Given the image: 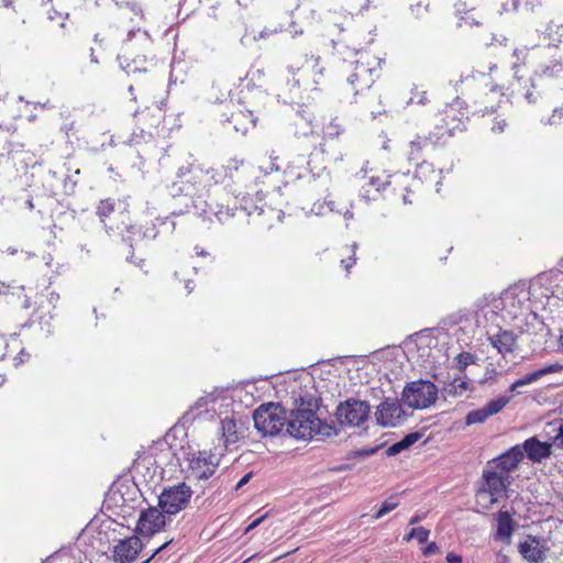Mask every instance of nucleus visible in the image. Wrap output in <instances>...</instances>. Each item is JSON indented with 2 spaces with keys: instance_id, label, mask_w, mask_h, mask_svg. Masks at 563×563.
<instances>
[{
  "instance_id": "nucleus-1",
  "label": "nucleus",
  "mask_w": 563,
  "mask_h": 563,
  "mask_svg": "<svg viewBox=\"0 0 563 563\" xmlns=\"http://www.w3.org/2000/svg\"><path fill=\"white\" fill-rule=\"evenodd\" d=\"M308 407L301 398L300 405L292 409L288 415V423L286 428L287 435L300 440H309L313 438L324 439L336 435L338 430L334 424L322 421L309 401Z\"/></svg>"
},
{
  "instance_id": "nucleus-2",
  "label": "nucleus",
  "mask_w": 563,
  "mask_h": 563,
  "mask_svg": "<svg viewBox=\"0 0 563 563\" xmlns=\"http://www.w3.org/2000/svg\"><path fill=\"white\" fill-rule=\"evenodd\" d=\"M442 121L444 122V125H437L435 131L430 132L428 136L417 135L408 144L407 156L410 162H416L418 174H423L426 170L431 169V165L427 162L422 161L419 163V161L422 159L424 153L433 151L442 140L452 136L454 130L459 129L461 124L460 120L453 124L454 118H451L448 113H445V117L442 118Z\"/></svg>"
},
{
  "instance_id": "nucleus-3",
  "label": "nucleus",
  "mask_w": 563,
  "mask_h": 563,
  "mask_svg": "<svg viewBox=\"0 0 563 563\" xmlns=\"http://www.w3.org/2000/svg\"><path fill=\"white\" fill-rule=\"evenodd\" d=\"M351 53L358 55V58L353 63V69L346 79V88L352 92L353 97L368 90L375 79L379 77V63L367 53H361L354 44Z\"/></svg>"
},
{
  "instance_id": "nucleus-4",
  "label": "nucleus",
  "mask_w": 563,
  "mask_h": 563,
  "mask_svg": "<svg viewBox=\"0 0 563 563\" xmlns=\"http://www.w3.org/2000/svg\"><path fill=\"white\" fill-rule=\"evenodd\" d=\"M254 427L263 437L287 434L288 415L280 404L261 405L253 413Z\"/></svg>"
},
{
  "instance_id": "nucleus-5",
  "label": "nucleus",
  "mask_w": 563,
  "mask_h": 563,
  "mask_svg": "<svg viewBox=\"0 0 563 563\" xmlns=\"http://www.w3.org/2000/svg\"><path fill=\"white\" fill-rule=\"evenodd\" d=\"M439 389L428 379H417L405 385L401 401L411 409H427L435 404Z\"/></svg>"
},
{
  "instance_id": "nucleus-6",
  "label": "nucleus",
  "mask_w": 563,
  "mask_h": 563,
  "mask_svg": "<svg viewBox=\"0 0 563 563\" xmlns=\"http://www.w3.org/2000/svg\"><path fill=\"white\" fill-rule=\"evenodd\" d=\"M164 102L155 107H147L142 111L135 110L134 118L137 124H140V134L133 132L130 139V144L139 145L141 141H152L157 133V129L165 120V109L163 108Z\"/></svg>"
},
{
  "instance_id": "nucleus-7",
  "label": "nucleus",
  "mask_w": 563,
  "mask_h": 563,
  "mask_svg": "<svg viewBox=\"0 0 563 563\" xmlns=\"http://www.w3.org/2000/svg\"><path fill=\"white\" fill-rule=\"evenodd\" d=\"M371 406L365 400L349 398L338 405L335 418L341 427H361L369 417Z\"/></svg>"
},
{
  "instance_id": "nucleus-8",
  "label": "nucleus",
  "mask_w": 563,
  "mask_h": 563,
  "mask_svg": "<svg viewBox=\"0 0 563 563\" xmlns=\"http://www.w3.org/2000/svg\"><path fill=\"white\" fill-rule=\"evenodd\" d=\"M223 455L222 449H214V451H199L188 456V477L195 479H208L211 477Z\"/></svg>"
},
{
  "instance_id": "nucleus-9",
  "label": "nucleus",
  "mask_w": 563,
  "mask_h": 563,
  "mask_svg": "<svg viewBox=\"0 0 563 563\" xmlns=\"http://www.w3.org/2000/svg\"><path fill=\"white\" fill-rule=\"evenodd\" d=\"M192 490L185 483L168 486L158 496V507L165 515H176L187 507Z\"/></svg>"
},
{
  "instance_id": "nucleus-10",
  "label": "nucleus",
  "mask_w": 563,
  "mask_h": 563,
  "mask_svg": "<svg viewBox=\"0 0 563 563\" xmlns=\"http://www.w3.org/2000/svg\"><path fill=\"white\" fill-rule=\"evenodd\" d=\"M482 477L485 482L483 492L490 495L492 504L497 503L499 497L506 493L507 488L512 483L510 474L498 472L496 467L493 468L492 465H486L483 470Z\"/></svg>"
},
{
  "instance_id": "nucleus-11",
  "label": "nucleus",
  "mask_w": 563,
  "mask_h": 563,
  "mask_svg": "<svg viewBox=\"0 0 563 563\" xmlns=\"http://www.w3.org/2000/svg\"><path fill=\"white\" fill-rule=\"evenodd\" d=\"M375 417L382 427H396L405 419L406 412L398 399L386 398L377 407Z\"/></svg>"
},
{
  "instance_id": "nucleus-12",
  "label": "nucleus",
  "mask_w": 563,
  "mask_h": 563,
  "mask_svg": "<svg viewBox=\"0 0 563 563\" xmlns=\"http://www.w3.org/2000/svg\"><path fill=\"white\" fill-rule=\"evenodd\" d=\"M143 550V543L137 536L120 539L113 547L114 563H133Z\"/></svg>"
},
{
  "instance_id": "nucleus-13",
  "label": "nucleus",
  "mask_w": 563,
  "mask_h": 563,
  "mask_svg": "<svg viewBox=\"0 0 563 563\" xmlns=\"http://www.w3.org/2000/svg\"><path fill=\"white\" fill-rule=\"evenodd\" d=\"M165 514L162 509L151 507L143 510L136 525V532L143 537H151L165 526Z\"/></svg>"
},
{
  "instance_id": "nucleus-14",
  "label": "nucleus",
  "mask_w": 563,
  "mask_h": 563,
  "mask_svg": "<svg viewBox=\"0 0 563 563\" xmlns=\"http://www.w3.org/2000/svg\"><path fill=\"white\" fill-rule=\"evenodd\" d=\"M519 553L530 563H542L547 558L548 547L542 544L540 538L528 536L527 539L519 543Z\"/></svg>"
},
{
  "instance_id": "nucleus-15",
  "label": "nucleus",
  "mask_w": 563,
  "mask_h": 563,
  "mask_svg": "<svg viewBox=\"0 0 563 563\" xmlns=\"http://www.w3.org/2000/svg\"><path fill=\"white\" fill-rule=\"evenodd\" d=\"M523 460V451L520 445H515L510 448L505 453L500 454L498 457L493 459L487 463V465H492L493 468L496 467L498 472H505L510 474L515 471L519 463Z\"/></svg>"
},
{
  "instance_id": "nucleus-16",
  "label": "nucleus",
  "mask_w": 563,
  "mask_h": 563,
  "mask_svg": "<svg viewBox=\"0 0 563 563\" xmlns=\"http://www.w3.org/2000/svg\"><path fill=\"white\" fill-rule=\"evenodd\" d=\"M522 301L518 298L515 289L505 290L498 298L493 300V308L504 313V317L517 318L521 311Z\"/></svg>"
},
{
  "instance_id": "nucleus-17",
  "label": "nucleus",
  "mask_w": 563,
  "mask_h": 563,
  "mask_svg": "<svg viewBox=\"0 0 563 563\" xmlns=\"http://www.w3.org/2000/svg\"><path fill=\"white\" fill-rule=\"evenodd\" d=\"M118 60L120 63L121 68L128 75H134L142 71H147L148 60L145 55H136L132 56L131 45L129 43L125 44L123 53L118 55Z\"/></svg>"
},
{
  "instance_id": "nucleus-18",
  "label": "nucleus",
  "mask_w": 563,
  "mask_h": 563,
  "mask_svg": "<svg viewBox=\"0 0 563 563\" xmlns=\"http://www.w3.org/2000/svg\"><path fill=\"white\" fill-rule=\"evenodd\" d=\"M523 455L533 463H540L552 454V444L549 442H541L538 438L531 437L527 439L521 445Z\"/></svg>"
},
{
  "instance_id": "nucleus-19",
  "label": "nucleus",
  "mask_w": 563,
  "mask_h": 563,
  "mask_svg": "<svg viewBox=\"0 0 563 563\" xmlns=\"http://www.w3.org/2000/svg\"><path fill=\"white\" fill-rule=\"evenodd\" d=\"M549 55V49H541L537 45L531 47L522 46L514 49L512 56L516 60L512 64V69L515 70V75L518 74V68L521 65H526L528 63H533L537 65L539 60L547 57Z\"/></svg>"
},
{
  "instance_id": "nucleus-20",
  "label": "nucleus",
  "mask_w": 563,
  "mask_h": 563,
  "mask_svg": "<svg viewBox=\"0 0 563 563\" xmlns=\"http://www.w3.org/2000/svg\"><path fill=\"white\" fill-rule=\"evenodd\" d=\"M126 235H123L122 240L129 243L131 249L137 246L144 240L156 239L158 231L155 224H146L144 227L130 225L126 228Z\"/></svg>"
},
{
  "instance_id": "nucleus-21",
  "label": "nucleus",
  "mask_w": 563,
  "mask_h": 563,
  "mask_svg": "<svg viewBox=\"0 0 563 563\" xmlns=\"http://www.w3.org/2000/svg\"><path fill=\"white\" fill-rule=\"evenodd\" d=\"M517 334L510 330L499 329L496 333L488 334L489 343L497 349L498 353L506 355L512 353L517 347Z\"/></svg>"
},
{
  "instance_id": "nucleus-22",
  "label": "nucleus",
  "mask_w": 563,
  "mask_h": 563,
  "mask_svg": "<svg viewBox=\"0 0 563 563\" xmlns=\"http://www.w3.org/2000/svg\"><path fill=\"white\" fill-rule=\"evenodd\" d=\"M199 173H203V166L195 163H190L186 166H181L178 168V177L189 176L187 183H189L192 186V190H189L188 188L186 190V195H196L207 189L206 187H203V178L200 176L201 174Z\"/></svg>"
},
{
  "instance_id": "nucleus-23",
  "label": "nucleus",
  "mask_w": 563,
  "mask_h": 563,
  "mask_svg": "<svg viewBox=\"0 0 563 563\" xmlns=\"http://www.w3.org/2000/svg\"><path fill=\"white\" fill-rule=\"evenodd\" d=\"M244 427L242 423L238 424L233 418H224L221 420V435L225 449L230 445L236 444L242 438H244Z\"/></svg>"
},
{
  "instance_id": "nucleus-24",
  "label": "nucleus",
  "mask_w": 563,
  "mask_h": 563,
  "mask_svg": "<svg viewBox=\"0 0 563 563\" xmlns=\"http://www.w3.org/2000/svg\"><path fill=\"white\" fill-rule=\"evenodd\" d=\"M562 369H563V365H561L559 363L547 365L540 369H537V371L526 375L525 377H522L520 379L515 380L510 385L509 391L515 393L518 390V388L530 385V384L537 382L538 379H540L541 377H543L544 375L552 374V373H559Z\"/></svg>"
},
{
  "instance_id": "nucleus-25",
  "label": "nucleus",
  "mask_w": 563,
  "mask_h": 563,
  "mask_svg": "<svg viewBox=\"0 0 563 563\" xmlns=\"http://www.w3.org/2000/svg\"><path fill=\"white\" fill-rule=\"evenodd\" d=\"M225 122L239 133L245 134L251 128L255 126L256 119L252 111L239 110L232 112L230 117L225 119Z\"/></svg>"
},
{
  "instance_id": "nucleus-26",
  "label": "nucleus",
  "mask_w": 563,
  "mask_h": 563,
  "mask_svg": "<svg viewBox=\"0 0 563 563\" xmlns=\"http://www.w3.org/2000/svg\"><path fill=\"white\" fill-rule=\"evenodd\" d=\"M344 126L339 118H333L331 121L323 128V143L322 151L329 154L330 148L332 147V142L334 139L339 137L344 133Z\"/></svg>"
},
{
  "instance_id": "nucleus-27",
  "label": "nucleus",
  "mask_w": 563,
  "mask_h": 563,
  "mask_svg": "<svg viewBox=\"0 0 563 563\" xmlns=\"http://www.w3.org/2000/svg\"><path fill=\"white\" fill-rule=\"evenodd\" d=\"M544 37L549 41L548 46L540 47L541 49H549V53L556 48L561 43H563V23H559L556 21H550L545 30L543 31Z\"/></svg>"
},
{
  "instance_id": "nucleus-28",
  "label": "nucleus",
  "mask_w": 563,
  "mask_h": 563,
  "mask_svg": "<svg viewBox=\"0 0 563 563\" xmlns=\"http://www.w3.org/2000/svg\"><path fill=\"white\" fill-rule=\"evenodd\" d=\"M515 530V522L508 511L500 510L497 514L496 539L509 541Z\"/></svg>"
},
{
  "instance_id": "nucleus-29",
  "label": "nucleus",
  "mask_w": 563,
  "mask_h": 563,
  "mask_svg": "<svg viewBox=\"0 0 563 563\" xmlns=\"http://www.w3.org/2000/svg\"><path fill=\"white\" fill-rule=\"evenodd\" d=\"M563 74V64L560 60L553 59L550 63H541L536 65L534 75L538 77H559Z\"/></svg>"
},
{
  "instance_id": "nucleus-30",
  "label": "nucleus",
  "mask_w": 563,
  "mask_h": 563,
  "mask_svg": "<svg viewBox=\"0 0 563 563\" xmlns=\"http://www.w3.org/2000/svg\"><path fill=\"white\" fill-rule=\"evenodd\" d=\"M301 71L305 74H311L313 82L316 85H320L324 77L325 68L320 64V57L312 55L306 59Z\"/></svg>"
},
{
  "instance_id": "nucleus-31",
  "label": "nucleus",
  "mask_w": 563,
  "mask_h": 563,
  "mask_svg": "<svg viewBox=\"0 0 563 563\" xmlns=\"http://www.w3.org/2000/svg\"><path fill=\"white\" fill-rule=\"evenodd\" d=\"M421 438V433L419 432H411L405 435L400 441L391 444L386 450L387 456H394L399 454L400 452L409 449L411 445H413L419 439Z\"/></svg>"
},
{
  "instance_id": "nucleus-32",
  "label": "nucleus",
  "mask_w": 563,
  "mask_h": 563,
  "mask_svg": "<svg viewBox=\"0 0 563 563\" xmlns=\"http://www.w3.org/2000/svg\"><path fill=\"white\" fill-rule=\"evenodd\" d=\"M114 211H115V201L110 198L101 200L97 206L96 213L107 229L108 228L112 229L111 227L108 225L107 220L110 219L111 214H113Z\"/></svg>"
},
{
  "instance_id": "nucleus-33",
  "label": "nucleus",
  "mask_w": 563,
  "mask_h": 563,
  "mask_svg": "<svg viewBox=\"0 0 563 563\" xmlns=\"http://www.w3.org/2000/svg\"><path fill=\"white\" fill-rule=\"evenodd\" d=\"M210 212L213 213L216 219L220 223H227L230 219H232L235 214L236 208L223 206L217 203L216 206L209 205Z\"/></svg>"
},
{
  "instance_id": "nucleus-34",
  "label": "nucleus",
  "mask_w": 563,
  "mask_h": 563,
  "mask_svg": "<svg viewBox=\"0 0 563 563\" xmlns=\"http://www.w3.org/2000/svg\"><path fill=\"white\" fill-rule=\"evenodd\" d=\"M470 389V383L461 377L453 378L445 387L444 391L450 396H461Z\"/></svg>"
},
{
  "instance_id": "nucleus-35",
  "label": "nucleus",
  "mask_w": 563,
  "mask_h": 563,
  "mask_svg": "<svg viewBox=\"0 0 563 563\" xmlns=\"http://www.w3.org/2000/svg\"><path fill=\"white\" fill-rule=\"evenodd\" d=\"M511 398H512V396H500L496 399L488 401L484 406V409L487 412L488 417L500 412L507 406V404L511 400Z\"/></svg>"
},
{
  "instance_id": "nucleus-36",
  "label": "nucleus",
  "mask_w": 563,
  "mask_h": 563,
  "mask_svg": "<svg viewBox=\"0 0 563 563\" xmlns=\"http://www.w3.org/2000/svg\"><path fill=\"white\" fill-rule=\"evenodd\" d=\"M203 183V187L209 188L212 185L218 184L221 180L222 174L220 170L213 168V167H205L203 166V173H200Z\"/></svg>"
},
{
  "instance_id": "nucleus-37",
  "label": "nucleus",
  "mask_w": 563,
  "mask_h": 563,
  "mask_svg": "<svg viewBox=\"0 0 563 563\" xmlns=\"http://www.w3.org/2000/svg\"><path fill=\"white\" fill-rule=\"evenodd\" d=\"M430 536V530L423 527L412 528L408 534L404 537L405 541H410L411 539H416L419 543H426Z\"/></svg>"
},
{
  "instance_id": "nucleus-38",
  "label": "nucleus",
  "mask_w": 563,
  "mask_h": 563,
  "mask_svg": "<svg viewBox=\"0 0 563 563\" xmlns=\"http://www.w3.org/2000/svg\"><path fill=\"white\" fill-rule=\"evenodd\" d=\"M475 361L476 356L470 352H462L454 358L455 366L460 372H464L465 368L468 365L474 364Z\"/></svg>"
},
{
  "instance_id": "nucleus-39",
  "label": "nucleus",
  "mask_w": 563,
  "mask_h": 563,
  "mask_svg": "<svg viewBox=\"0 0 563 563\" xmlns=\"http://www.w3.org/2000/svg\"><path fill=\"white\" fill-rule=\"evenodd\" d=\"M489 418L484 407L470 411L465 417V423L467 426H472L475 423H483L486 419Z\"/></svg>"
},
{
  "instance_id": "nucleus-40",
  "label": "nucleus",
  "mask_w": 563,
  "mask_h": 563,
  "mask_svg": "<svg viewBox=\"0 0 563 563\" xmlns=\"http://www.w3.org/2000/svg\"><path fill=\"white\" fill-rule=\"evenodd\" d=\"M399 503L397 500L396 496H390L387 500H385L378 511L375 514V518L379 519L386 514L390 512L391 510L396 509L398 507Z\"/></svg>"
},
{
  "instance_id": "nucleus-41",
  "label": "nucleus",
  "mask_w": 563,
  "mask_h": 563,
  "mask_svg": "<svg viewBox=\"0 0 563 563\" xmlns=\"http://www.w3.org/2000/svg\"><path fill=\"white\" fill-rule=\"evenodd\" d=\"M332 42V46L333 48L336 51V53L343 55L344 54V51L343 48H346L350 51V46L347 45L349 42H352L353 41L351 38H349L347 36H341L339 37L338 40H331Z\"/></svg>"
},
{
  "instance_id": "nucleus-42",
  "label": "nucleus",
  "mask_w": 563,
  "mask_h": 563,
  "mask_svg": "<svg viewBox=\"0 0 563 563\" xmlns=\"http://www.w3.org/2000/svg\"><path fill=\"white\" fill-rule=\"evenodd\" d=\"M115 4L119 9L126 8L129 10H131L135 15H141L143 18L142 7L137 2H134V1L119 2V1H117Z\"/></svg>"
},
{
  "instance_id": "nucleus-43",
  "label": "nucleus",
  "mask_w": 563,
  "mask_h": 563,
  "mask_svg": "<svg viewBox=\"0 0 563 563\" xmlns=\"http://www.w3.org/2000/svg\"><path fill=\"white\" fill-rule=\"evenodd\" d=\"M385 185H387V183L382 180L380 178L371 177L368 183L365 186H363L362 189L365 194H369V189L367 187H374L376 191H380L385 187Z\"/></svg>"
},
{
  "instance_id": "nucleus-44",
  "label": "nucleus",
  "mask_w": 563,
  "mask_h": 563,
  "mask_svg": "<svg viewBox=\"0 0 563 563\" xmlns=\"http://www.w3.org/2000/svg\"><path fill=\"white\" fill-rule=\"evenodd\" d=\"M356 246H357L356 243H353L352 250H351V255H349L347 258L341 260V264L345 268L346 272H349L353 267V265L356 263V257H355Z\"/></svg>"
},
{
  "instance_id": "nucleus-45",
  "label": "nucleus",
  "mask_w": 563,
  "mask_h": 563,
  "mask_svg": "<svg viewBox=\"0 0 563 563\" xmlns=\"http://www.w3.org/2000/svg\"><path fill=\"white\" fill-rule=\"evenodd\" d=\"M379 448L380 446H375V448H371V449L356 450V451L351 452V456H353V457H367V456H371V455L375 454L379 450Z\"/></svg>"
},
{
  "instance_id": "nucleus-46",
  "label": "nucleus",
  "mask_w": 563,
  "mask_h": 563,
  "mask_svg": "<svg viewBox=\"0 0 563 563\" xmlns=\"http://www.w3.org/2000/svg\"><path fill=\"white\" fill-rule=\"evenodd\" d=\"M439 552V547L437 545L435 542H430L429 544H427V547L423 548L422 550V553L423 555L426 556H430V555H433L435 553Z\"/></svg>"
},
{
  "instance_id": "nucleus-47",
  "label": "nucleus",
  "mask_w": 563,
  "mask_h": 563,
  "mask_svg": "<svg viewBox=\"0 0 563 563\" xmlns=\"http://www.w3.org/2000/svg\"><path fill=\"white\" fill-rule=\"evenodd\" d=\"M553 441L560 449H563V421L558 428V433L554 435Z\"/></svg>"
},
{
  "instance_id": "nucleus-48",
  "label": "nucleus",
  "mask_w": 563,
  "mask_h": 563,
  "mask_svg": "<svg viewBox=\"0 0 563 563\" xmlns=\"http://www.w3.org/2000/svg\"><path fill=\"white\" fill-rule=\"evenodd\" d=\"M216 398L213 397L212 394L208 395V396H203V397H200L197 401H196V407L197 408H201V407H205L207 406L210 401H214Z\"/></svg>"
},
{
  "instance_id": "nucleus-49",
  "label": "nucleus",
  "mask_w": 563,
  "mask_h": 563,
  "mask_svg": "<svg viewBox=\"0 0 563 563\" xmlns=\"http://www.w3.org/2000/svg\"><path fill=\"white\" fill-rule=\"evenodd\" d=\"M507 123L505 120H497L492 126V131L495 133H503L505 131Z\"/></svg>"
},
{
  "instance_id": "nucleus-50",
  "label": "nucleus",
  "mask_w": 563,
  "mask_h": 563,
  "mask_svg": "<svg viewBox=\"0 0 563 563\" xmlns=\"http://www.w3.org/2000/svg\"><path fill=\"white\" fill-rule=\"evenodd\" d=\"M267 517V515H263L258 518H256L255 520H253L245 529V533L250 532L251 530L255 529L256 527H258L264 520L265 518Z\"/></svg>"
},
{
  "instance_id": "nucleus-51",
  "label": "nucleus",
  "mask_w": 563,
  "mask_h": 563,
  "mask_svg": "<svg viewBox=\"0 0 563 563\" xmlns=\"http://www.w3.org/2000/svg\"><path fill=\"white\" fill-rule=\"evenodd\" d=\"M172 541L164 542L161 547H158L144 562L142 563H150L161 551H163L165 548L168 547V544Z\"/></svg>"
},
{
  "instance_id": "nucleus-52",
  "label": "nucleus",
  "mask_w": 563,
  "mask_h": 563,
  "mask_svg": "<svg viewBox=\"0 0 563 563\" xmlns=\"http://www.w3.org/2000/svg\"><path fill=\"white\" fill-rule=\"evenodd\" d=\"M519 2L520 0H508V2H506L504 4V10L505 11H517L518 8H519Z\"/></svg>"
},
{
  "instance_id": "nucleus-53",
  "label": "nucleus",
  "mask_w": 563,
  "mask_h": 563,
  "mask_svg": "<svg viewBox=\"0 0 563 563\" xmlns=\"http://www.w3.org/2000/svg\"><path fill=\"white\" fill-rule=\"evenodd\" d=\"M253 474L252 472L245 474L239 482L238 484L235 485L234 487V490H239L241 489L245 484H247L250 482V479L252 478Z\"/></svg>"
},
{
  "instance_id": "nucleus-54",
  "label": "nucleus",
  "mask_w": 563,
  "mask_h": 563,
  "mask_svg": "<svg viewBox=\"0 0 563 563\" xmlns=\"http://www.w3.org/2000/svg\"><path fill=\"white\" fill-rule=\"evenodd\" d=\"M227 169H228V174L231 178H233V172H238L239 170V162L233 159L231 162L228 163L227 165Z\"/></svg>"
},
{
  "instance_id": "nucleus-55",
  "label": "nucleus",
  "mask_w": 563,
  "mask_h": 563,
  "mask_svg": "<svg viewBox=\"0 0 563 563\" xmlns=\"http://www.w3.org/2000/svg\"><path fill=\"white\" fill-rule=\"evenodd\" d=\"M445 560L448 563H462V556L453 552L448 553Z\"/></svg>"
},
{
  "instance_id": "nucleus-56",
  "label": "nucleus",
  "mask_w": 563,
  "mask_h": 563,
  "mask_svg": "<svg viewBox=\"0 0 563 563\" xmlns=\"http://www.w3.org/2000/svg\"><path fill=\"white\" fill-rule=\"evenodd\" d=\"M556 114H559V119H560V118L563 115V111H562V109H555V110L553 111L552 117H551V118H549V119H548V121H547L545 123H547V124H550V125H552V124H556V123H558V121H556V119H555V118H556Z\"/></svg>"
},
{
  "instance_id": "nucleus-57",
  "label": "nucleus",
  "mask_w": 563,
  "mask_h": 563,
  "mask_svg": "<svg viewBox=\"0 0 563 563\" xmlns=\"http://www.w3.org/2000/svg\"><path fill=\"white\" fill-rule=\"evenodd\" d=\"M328 183H329V178L328 177H322L320 179H314L313 184H312V188L313 189H318L321 186L325 187Z\"/></svg>"
},
{
  "instance_id": "nucleus-58",
  "label": "nucleus",
  "mask_w": 563,
  "mask_h": 563,
  "mask_svg": "<svg viewBox=\"0 0 563 563\" xmlns=\"http://www.w3.org/2000/svg\"><path fill=\"white\" fill-rule=\"evenodd\" d=\"M427 514H416L409 520V525H416L426 518Z\"/></svg>"
},
{
  "instance_id": "nucleus-59",
  "label": "nucleus",
  "mask_w": 563,
  "mask_h": 563,
  "mask_svg": "<svg viewBox=\"0 0 563 563\" xmlns=\"http://www.w3.org/2000/svg\"><path fill=\"white\" fill-rule=\"evenodd\" d=\"M525 98L529 103H533L537 100V96L529 89L526 91Z\"/></svg>"
},
{
  "instance_id": "nucleus-60",
  "label": "nucleus",
  "mask_w": 563,
  "mask_h": 563,
  "mask_svg": "<svg viewBox=\"0 0 563 563\" xmlns=\"http://www.w3.org/2000/svg\"><path fill=\"white\" fill-rule=\"evenodd\" d=\"M58 299H59V295H58L57 292L52 291V292L49 294L48 301H49L51 303H53V305H54Z\"/></svg>"
},
{
  "instance_id": "nucleus-61",
  "label": "nucleus",
  "mask_w": 563,
  "mask_h": 563,
  "mask_svg": "<svg viewBox=\"0 0 563 563\" xmlns=\"http://www.w3.org/2000/svg\"><path fill=\"white\" fill-rule=\"evenodd\" d=\"M21 306H22V308H24V309H30V308H31L32 302H31V300H30V298H29L27 296H24V299H23V301H22V305H21Z\"/></svg>"
},
{
  "instance_id": "nucleus-62",
  "label": "nucleus",
  "mask_w": 563,
  "mask_h": 563,
  "mask_svg": "<svg viewBox=\"0 0 563 563\" xmlns=\"http://www.w3.org/2000/svg\"><path fill=\"white\" fill-rule=\"evenodd\" d=\"M343 156H344V153L342 151H340L336 155H331L330 158L332 161L336 162V161H342Z\"/></svg>"
},
{
  "instance_id": "nucleus-63",
  "label": "nucleus",
  "mask_w": 563,
  "mask_h": 563,
  "mask_svg": "<svg viewBox=\"0 0 563 563\" xmlns=\"http://www.w3.org/2000/svg\"><path fill=\"white\" fill-rule=\"evenodd\" d=\"M37 104H38L41 108H43V109H53V108H54V106H53V104H51L49 100H47V101H46V102H44V103H37Z\"/></svg>"
},
{
  "instance_id": "nucleus-64",
  "label": "nucleus",
  "mask_w": 563,
  "mask_h": 563,
  "mask_svg": "<svg viewBox=\"0 0 563 563\" xmlns=\"http://www.w3.org/2000/svg\"><path fill=\"white\" fill-rule=\"evenodd\" d=\"M559 347H560L561 352H563V331L561 332L560 338H559Z\"/></svg>"
}]
</instances>
